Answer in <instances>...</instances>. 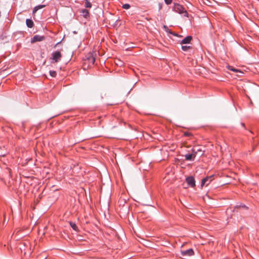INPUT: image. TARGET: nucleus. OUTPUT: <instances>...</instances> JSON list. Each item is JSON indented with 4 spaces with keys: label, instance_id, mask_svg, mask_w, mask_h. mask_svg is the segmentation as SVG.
Masks as SVG:
<instances>
[{
    "label": "nucleus",
    "instance_id": "1",
    "mask_svg": "<svg viewBox=\"0 0 259 259\" xmlns=\"http://www.w3.org/2000/svg\"><path fill=\"white\" fill-rule=\"evenodd\" d=\"M173 10L175 12H177L179 14L184 13V16L188 17V13L185 10V8L179 4L175 3L173 7Z\"/></svg>",
    "mask_w": 259,
    "mask_h": 259
},
{
    "label": "nucleus",
    "instance_id": "2",
    "mask_svg": "<svg viewBox=\"0 0 259 259\" xmlns=\"http://www.w3.org/2000/svg\"><path fill=\"white\" fill-rule=\"evenodd\" d=\"M194 251L192 248H190L186 250H182L181 251V255L185 258L187 257L191 256L194 255Z\"/></svg>",
    "mask_w": 259,
    "mask_h": 259
},
{
    "label": "nucleus",
    "instance_id": "3",
    "mask_svg": "<svg viewBox=\"0 0 259 259\" xmlns=\"http://www.w3.org/2000/svg\"><path fill=\"white\" fill-rule=\"evenodd\" d=\"M213 177V175H211L209 177H206L203 178L201 181V187H203L204 185L207 186L212 180Z\"/></svg>",
    "mask_w": 259,
    "mask_h": 259
},
{
    "label": "nucleus",
    "instance_id": "4",
    "mask_svg": "<svg viewBox=\"0 0 259 259\" xmlns=\"http://www.w3.org/2000/svg\"><path fill=\"white\" fill-rule=\"evenodd\" d=\"M52 59L55 62H58L61 60L62 55L59 51H56L52 53Z\"/></svg>",
    "mask_w": 259,
    "mask_h": 259
},
{
    "label": "nucleus",
    "instance_id": "5",
    "mask_svg": "<svg viewBox=\"0 0 259 259\" xmlns=\"http://www.w3.org/2000/svg\"><path fill=\"white\" fill-rule=\"evenodd\" d=\"M45 39V36L43 35H35L31 39V43H34L37 41H41Z\"/></svg>",
    "mask_w": 259,
    "mask_h": 259
},
{
    "label": "nucleus",
    "instance_id": "6",
    "mask_svg": "<svg viewBox=\"0 0 259 259\" xmlns=\"http://www.w3.org/2000/svg\"><path fill=\"white\" fill-rule=\"evenodd\" d=\"M186 181L188 185L191 187H194L195 186V181L194 178L190 176L186 178Z\"/></svg>",
    "mask_w": 259,
    "mask_h": 259
},
{
    "label": "nucleus",
    "instance_id": "7",
    "mask_svg": "<svg viewBox=\"0 0 259 259\" xmlns=\"http://www.w3.org/2000/svg\"><path fill=\"white\" fill-rule=\"evenodd\" d=\"M196 153L195 152L194 154L192 153V154H186L185 155V157L186 160H189V161L193 160L194 158L196 156Z\"/></svg>",
    "mask_w": 259,
    "mask_h": 259
},
{
    "label": "nucleus",
    "instance_id": "8",
    "mask_svg": "<svg viewBox=\"0 0 259 259\" xmlns=\"http://www.w3.org/2000/svg\"><path fill=\"white\" fill-rule=\"evenodd\" d=\"M192 39V37L191 36H187L181 41V44H189Z\"/></svg>",
    "mask_w": 259,
    "mask_h": 259
},
{
    "label": "nucleus",
    "instance_id": "9",
    "mask_svg": "<svg viewBox=\"0 0 259 259\" xmlns=\"http://www.w3.org/2000/svg\"><path fill=\"white\" fill-rule=\"evenodd\" d=\"M26 24L28 27L32 28L34 25L33 21L30 19H27L26 20Z\"/></svg>",
    "mask_w": 259,
    "mask_h": 259
},
{
    "label": "nucleus",
    "instance_id": "10",
    "mask_svg": "<svg viewBox=\"0 0 259 259\" xmlns=\"http://www.w3.org/2000/svg\"><path fill=\"white\" fill-rule=\"evenodd\" d=\"M80 13L84 18H87L89 16V12L88 10L85 9L81 10Z\"/></svg>",
    "mask_w": 259,
    "mask_h": 259
},
{
    "label": "nucleus",
    "instance_id": "11",
    "mask_svg": "<svg viewBox=\"0 0 259 259\" xmlns=\"http://www.w3.org/2000/svg\"><path fill=\"white\" fill-rule=\"evenodd\" d=\"M45 6V5H39L35 7L33 9V13H35L38 10L44 8Z\"/></svg>",
    "mask_w": 259,
    "mask_h": 259
},
{
    "label": "nucleus",
    "instance_id": "12",
    "mask_svg": "<svg viewBox=\"0 0 259 259\" xmlns=\"http://www.w3.org/2000/svg\"><path fill=\"white\" fill-rule=\"evenodd\" d=\"M89 61L90 63L93 65L95 62V58L93 56H90L88 58Z\"/></svg>",
    "mask_w": 259,
    "mask_h": 259
},
{
    "label": "nucleus",
    "instance_id": "13",
    "mask_svg": "<svg viewBox=\"0 0 259 259\" xmlns=\"http://www.w3.org/2000/svg\"><path fill=\"white\" fill-rule=\"evenodd\" d=\"M181 48L183 51L186 52L191 49L192 47L188 46H182Z\"/></svg>",
    "mask_w": 259,
    "mask_h": 259
},
{
    "label": "nucleus",
    "instance_id": "14",
    "mask_svg": "<svg viewBox=\"0 0 259 259\" xmlns=\"http://www.w3.org/2000/svg\"><path fill=\"white\" fill-rule=\"evenodd\" d=\"M70 225L71 227V228L75 231H76L77 229V227L76 225L73 222H70Z\"/></svg>",
    "mask_w": 259,
    "mask_h": 259
},
{
    "label": "nucleus",
    "instance_id": "15",
    "mask_svg": "<svg viewBox=\"0 0 259 259\" xmlns=\"http://www.w3.org/2000/svg\"><path fill=\"white\" fill-rule=\"evenodd\" d=\"M85 7L86 8H91L92 7L91 3L88 0H85Z\"/></svg>",
    "mask_w": 259,
    "mask_h": 259
},
{
    "label": "nucleus",
    "instance_id": "16",
    "mask_svg": "<svg viewBox=\"0 0 259 259\" xmlns=\"http://www.w3.org/2000/svg\"><path fill=\"white\" fill-rule=\"evenodd\" d=\"M50 74L52 77H56L57 75V73L55 71H50Z\"/></svg>",
    "mask_w": 259,
    "mask_h": 259
},
{
    "label": "nucleus",
    "instance_id": "17",
    "mask_svg": "<svg viewBox=\"0 0 259 259\" xmlns=\"http://www.w3.org/2000/svg\"><path fill=\"white\" fill-rule=\"evenodd\" d=\"M122 7L124 9H128L131 7V6L128 4H125L122 5Z\"/></svg>",
    "mask_w": 259,
    "mask_h": 259
},
{
    "label": "nucleus",
    "instance_id": "18",
    "mask_svg": "<svg viewBox=\"0 0 259 259\" xmlns=\"http://www.w3.org/2000/svg\"><path fill=\"white\" fill-rule=\"evenodd\" d=\"M229 69L230 70H232L235 72H237L238 71V69H235V68H233L232 67H231V66H229Z\"/></svg>",
    "mask_w": 259,
    "mask_h": 259
},
{
    "label": "nucleus",
    "instance_id": "19",
    "mask_svg": "<svg viewBox=\"0 0 259 259\" xmlns=\"http://www.w3.org/2000/svg\"><path fill=\"white\" fill-rule=\"evenodd\" d=\"M172 2V0H164V2L166 5L170 4Z\"/></svg>",
    "mask_w": 259,
    "mask_h": 259
},
{
    "label": "nucleus",
    "instance_id": "20",
    "mask_svg": "<svg viewBox=\"0 0 259 259\" xmlns=\"http://www.w3.org/2000/svg\"><path fill=\"white\" fill-rule=\"evenodd\" d=\"M169 33H170V34H172L174 36H176L177 35L176 34H175V33H172V32H171L170 31H169Z\"/></svg>",
    "mask_w": 259,
    "mask_h": 259
},
{
    "label": "nucleus",
    "instance_id": "21",
    "mask_svg": "<svg viewBox=\"0 0 259 259\" xmlns=\"http://www.w3.org/2000/svg\"><path fill=\"white\" fill-rule=\"evenodd\" d=\"M242 207H246L245 205H243Z\"/></svg>",
    "mask_w": 259,
    "mask_h": 259
}]
</instances>
